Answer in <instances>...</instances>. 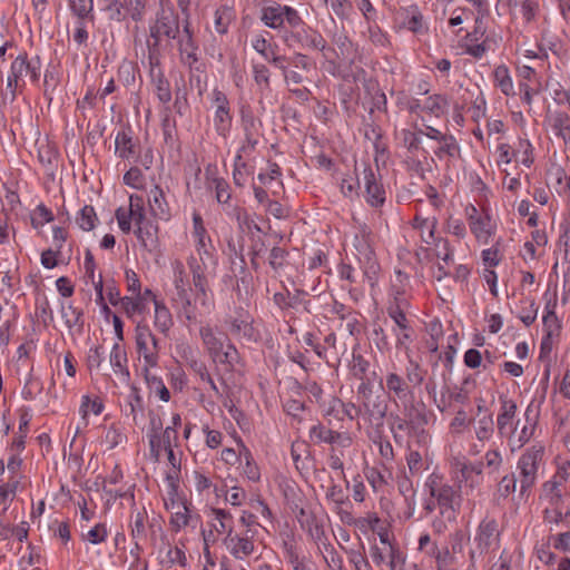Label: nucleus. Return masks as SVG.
I'll return each instance as SVG.
<instances>
[{
	"mask_svg": "<svg viewBox=\"0 0 570 570\" xmlns=\"http://www.w3.org/2000/svg\"><path fill=\"white\" fill-rule=\"evenodd\" d=\"M188 266L193 275L194 299L191 291L170 297V302L179 317L185 318L189 324H196L199 317L212 312L214 299L202 265L195 257H190Z\"/></svg>",
	"mask_w": 570,
	"mask_h": 570,
	"instance_id": "nucleus-1",
	"label": "nucleus"
},
{
	"mask_svg": "<svg viewBox=\"0 0 570 570\" xmlns=\"http://www.w3.org/2000/svg\"><path fill=\"white\" fill-rule=\"evenodd\" d=\"M430 495L436 500L440 509V517H436L432 527L438 533H443L448 527L455 522L461 507V485L458 489L443 482L442 478L438 474H431L426 481Z\"/></svg>",
	"mask_w": 570,
	"mask_h": 570,
	"instance_id": "nucleus-2",
	"label": "nucleus"
},
{
	"mask_svg": "<svg viewBox=\"0 0 570 570\" xmlns=\"http://www.w3.org/2000/svg\"><path fill=\"white\" fill-rule=\"evenodd\" d=\"M544 446L535 443L528 448L517 462L519 495L528 498L531 489L535 485L539 472L544 464Z\"/></svg>",
	"mask_w": 570,
	"mask_h": 570,
	"instance_id": "nucleus-3",
	"label": "nucleus"
},
{
	"mask_svg": "<svg viewBox=\"0 0 570 570\" xmlns=\"http://www.w3.org/2000/svg\"><path fill=\"white\" fill-rule=\"evenodd\" d=\"M41 62L39 57L28 58L27 53H20L11 62L7 77L6 90L10 99L14 100L17 92L21 91L27 80L38 82L40 78Z\"/></svg>",
	"mask_w": 570,
	"mask_h": 570,
	"instance_id": "nucleus-4",
	"label": "nucleus"
},
{
	"mask_svg": "<svg viewBox=\"0 0 570 570\" xmlns=\"http://www.w3.org/2000/svg\"><path fill=\"white\" fill-rule=\"evenodd\" d=\"M179 17L173 8H161L157 12L155 22L149 27V40L147 41L151 65L154 56L158 52L161 38L176 39L179 36Z\"/></svg>",
	"mask_w": 570,
	"mask_h": 570,
	"instance_id": "nucleus-5",
	"label": "nucleus"
},
{
	"mask_svg": "<svg viewBox=\"0 0 570 570\" xmlns=\"http://www.w3.org/2000/svg\"><path fill=\"white\" fill-rule=\"evenodd\" d=\"M199 335L209 356L215 363L222 364L230 371L238 362V352L233 344L224 343L223 335L216 333L209 325L202 326Z\"/></svg>",
	"mask_w": 570,
	"mask_h": 570,
	"instance_id": "nucleus-6",
	"label": "nucleus"
},
{
	"mask_svg": "<svg viewBox=\"0 0 570 570\" xmlns=\"http://www.w3.org/2000/svg\"><path fill=\"white\" fill-rule=\"evenodd\" d=\"M135 343L139 360L144 361V371L147 372V370L156 367L159 362L161 346L159 340L146 323H137Z\"/></svg>",
	"mask_w": 570,
	"mask_h": 570,
	"instance_id": "nucleus-7",
	"label": "nucleus"
},
{
	"mask_svg": "<svg viewBox=\"0 0 570 570\" xmlns=\"http://www.w3.org/2000/svg\"><path fill=\"white\" fill-rule=\"evenodd\" d=\"M500 532L498 522L493 519H484L476 529L474 537L475 548L470 550V561L474 564L475 558L488 553L499 546Z\"/></svg>",
	"mask_w": 570,
	"mask_h": 570,
	"instance_id": "nucleus-8",
	"label": "nucleus"
},
{
	"mask_svg": "<svg viewBox=\"0 0 570 570\" xmlns=\"http://www.w3.org/2000/svg\"><path fill=\"white\" fill-rule=\"evenodd\" d=\"M147 0H111L106 8L110 20L121 22L130 18L138 22L145 17Z\"/></svg>",
	"mask_w": 570,
	"mask_h": 570,
	"instance_id": "nucleus-9",
	"label": "nucleus"
},
{
	"mask_svg": "<svg viewBox=\"0 0 570 570\" xmlns=\"http://www.w3.org/2000/svg\"><path fill=\"white\" fill-rule=\"evenodd\" d=\"M225 323L229 334L238 341L253 343L259 338L258 331L253 326V317L243 308L237 309Z\"/></svg>",
	"mask_w": 570,
	"mask_h": 570,
	"instance_id": "nucleus-10",
	"label": "nucleus"
},
{
	"mask_svg": "<svg viewBox=\"0 0 570 570\" xmlns=\"http://www.w3.org/2000/svg\"><path fill=\"white\" fill-rule=\"evenodd\" d=\"M537 426V416L532 415L530 407L524 412V422L517 420L513 429L504 436L511 451L520 450L533 436Z\"/></svg>",
	"mask_w": 570,
	"mask_h": 570,
	"instance_id": "nucleus-11",
	"label": "nucleus"
},
{
	"mask_svg": "<svg viewBox=\"0 0 570 570\" xmlns=\"http://www.w3.org/2000/svg\"><path fill=\"white\" fill-rule=\"evenodd\" d=\"M254 533L249 530L234 531L223 539L226 550L237 560H245L255 552Z\"/></svg>",
	"mask_w": 570,
	"mask_h": 570,
	"instance_id": "nucleus-12",
	"label": "nucleus"
},
{
	"mask_svg": "<svg viewBox=\"0 0 570 570\" xmlns=\"http://www.w3.org/2000/svg\"><path fill=\"white\" fill-rule=\"evenodd\" d=\"M363 186H364V197L366 203L374 208H379L383 206L385 203V189L381 183V177H379L374 169L367 165L363 164Z\"/></svg>",
	"mask_w": 570,
	"mask_h": 570,
	"instance_id": "nucleus-13",
	"label": "nucleus"
},
{
	"mask_svg": "<svg viewBox=\"0 0 570 570\" xmlns=\"http://www.w3.org/2000/svg\"><path fill=\"white\" fill-rule=\"evenodd\" d=\"M191 236L194 238L195 248L199 255V261L197 262L204 268L205 262L204 256H209L213 250L212 239L205 228L203 217L199 213L194 212L193 214V232Z\"/></svg>",
	"mask_w": 570,
	"mask_h": 570,
	"instance_id": "nucleus-14",
	"label": "nucleus"
},
{
	"mask_svg": "<svg viewBox=\"0 0 570 570\" xmlns=\"http://www.w3.org/2000/svg\"><path fill=\"white\" fill-rule=\"evenodd\" d=\"M169 517V525L173 532L178 533L188 525H194L198 520V517L191 512V504L187 502H180L179 504L165 508Z\"/></svg>",
	"mask_w": 570,
	"mask_h": 570,
	"instance_id": "nucleus-15",
	"label": "nucleus"
},
{
	"mask_svg": "<svg viewBox=\"0 0 570 570\" xmlns=\"http://www.w3.org/2000/svg\"><path fill=\"white\" fill-rule=\"evenodd\" d=\"M115 153L121 159L137 161L140 153L139 141L134 139L129 130H120L115 138Z\"/></svg>",
	"mask_w": 570,
	"mask_h": 570,
	"instance_id": "nucleus-16",
	"label": "nucleus"
},
{
	"mask_svg": "<svg viewBox=\"0 0 570 570\" xmlns=\"http://www.w3.org/2000/svg\"><path fill=\"white\" fill-rule=\"evenodd\" d=\"M517 403L508 397H500V412L497 416V429L500 436L504 438L515 425Z\"/></svg>",
	"mask_w": 570,
	"mask_h": 570,
	"instance_id": "nucleus-17",
	"label": "nucleus"
},
{
	"mask_svg": "<svg viewBox=\"0 0 570 570\" xmlns=\"http://www.w3.org/2000/svg\"><path fill=\"white\" fill-rule=\"evenodd\" d=\"M209 524L212 528L210 534L215 531L217 534H225L229 537L234 530L233 514L220 508H212L209 512Z\"/></svg>",
	"mask_w": 570,
	"mask_h": 570,
	"instance_id": "nucleus-18",
	"label": "nucleus"
},
{
	"mask_svg": "<svg viewBox=\"0 0 570 570\" xmlns=\"http://www.w3.org/2000/svg\"><path fill=\"white\" fill-rule=\"evenodd\" d=\"M355 247L358 254L365 259V264L363 266V281H366L370 286H374L380 267L373 257V250L364 238L360 240Z\"/></svg>",
	"mask_w": 570,
	"mask_h": 570,
	"instance_id": "nucleus-19",
	"label": "nucleus"
},
{
	"mask_svg": "<svg viewBox=\"0 0 570 570\" xmlns=\"http://www.w3.org/2000/svg\"><path fill=\"white\" fill-rule=\"evenodd\" d=\"M149 425L147 431V436L149 440V450L150 455L155 461H159L160 452H161V440L160 434L163 432V422L159 415L149 412Z\"/></svg>",
	"mask_w": 570,
	"mask_h": 570,
	"instance_id": "nucleus-20",
	"label": "nucleus"
},
{
	"mask_svg": "<svg viewBox=\"0 0 570 570\" xmlns=\"http://www.w3.org/2000/svg\"><path fill=\"white\" fill-rule=\"evenodd\" d=\"M109 362L120 382L128 383L130 374L127 367V353L125 347L119 343L114 344L109 355Z\"/></svg>",
	"mask_w": 570,
	"mask_h": 570,
	"instance_id": "nucleus-21",
	"label": "nucleus"
},
{
	"mask_svg": "<svg viewBox=\"0 0 570 570\" xmlns=\"http://www.w3.org/2000/svg\"><path fill=\"white\" fill-rule=\"evenodd\" d=\"M438 219L435 216L422 217L416 215L413 219V227L420 230L421 239L428 245L435 244L440 238L435 236Z\"/></svg>",
	"mask_w": 570,
	"mask_h": 570,
	"instance_id": "nucleus-22",
	"label": "nucleus"
},
{
	"mask_svg": "<svg viewBox=\"0 0 570 570\" xmlns=\"http://www.w3.org/2000/svg\"><path fill=\"white\" fill-rule=\"evenodd\" d=\"M564 491L566 488L557 483L556 478H551L542 484L540 499L543 500L547 505L562 507Z\"/></svg>",
	"mask_w": 570,
	"mask_h": 570,
	"instance_id": "nucleus-23",
	"label": "nucleus"
},
{
	"mask_svg": "<svg viewBox=\"0 0 570 570\" xmlns=\"http://www.w3.org/2000/svg\"><path fill=\"white\" fill-rule=\"evenodd\" d=\"M173 267V285L174 289L170 297H177L179 295L191 292L188 275L185 271V266L180 261L171 263Z\"/></svg>",
	"mask_w": 570,
	"mask_h": 570,
	"instance_id": "nucleus-24",
	"label": "nucleus"
},
{
	"mask_svg": "<svg viewBox=\"0 0 570 570\" xmlns=\"http://www.w3.org/2000/svg\"><path fill=\"white\" fill-rule=\"evenodd\" d=\"M135 234L142 247L149 252H153L158 244V227L151 220H146L140 225L136 226Z\"/></svg>",
	"mask_w": 570,
	"mask_h": 570,
	"instance_id": "nucleus-25",
	"label": "nucleus"
},
{
	"mask_svg": "<svg viewBox=\"0 0 570 570\" xmlns=\"http://www.w3.org/2000/svg\"><path fill=\"white\" fill-rule=\"evenodd\" d=\"M150 210L155 217L160 219L169 218V206L165 199V193L159 186H154L148 196Z\"/></svg>",
	"mask_w": 570,
	"mask_h": 570,
	"instance_id": "nucleus-26",
	"label": "nucleus"
},
{
	"mask_svg": "<svg viewBox=\"0 0 570 570\" xmlns=\"http://www.w3.org/2000/svg\"><path fill=\"white\" fill-rule=\"evenodd\" d=\"M469 226L476 240L482 244L489 243L495 229V226L489 215L475 218Z\"/></svg>",
	"mask_w": 570,
	"mask_h": 570,
	"instance_id": "nucleus-27",
	"label": "nucleus"
},
{
	"mask_svg": "<svg viewBox=\"0 0 570 570\" xmlns=\"http://www.w3.org/2000/svg\"><path fill=\"white\" fill-rule=\"evenodd\" d=\"M154 326L159 333L166 335L174 325L171 313L161 301L154 299Z\"/></svg>",
	"mask_w": 570,
	"mask_h": 570,
	"instance_id": "nucleus-28",
	"label": "nucleus"
},
{
	"mask_svg": "<svg viewBox=\"0 0 570 570\" xmlns=\"http://www.w3.org/2000/svg\"><path fill=\"white\" fill-rule=\"evenodd\" d=\"M164 507H173L180 502H187V499L179 492V479L175 475H166V491L163 497Z\"/></svg>",
	"mask_w": 570,
	"mask_h": 570,
	"instance_id": "nucleus-29",
	"label": "nucleus"
},
{
	"mask_svg": "<svg viewBox=\"0 0 570 570\" xmlns=\"http://www.w3.org/2000/svg\"><path fill=\"white\" fill-rule=\"evenodd\" d=\"M549 121L553 134L570 144V117L564 112H556L550 116Z\"/></svg>",
	"mask_w": 570,
	"mask_h": 570,
	"instance_id": "nucleus-30",
	"label": "nucleus"
},
{
	"mask_svg": "<svg viewBox=\"0 0 570 570\" xmlns=\"http://www.w3.org/2000/svg\"><path fill=\"white\" fill-rule=\"evenodd\" d=\"M473 428L475 438L481 441L485 442L492 439L494 433V422L492 414L484 413L483 415L479 416L478 419L473 420Z\"/></svg>",
	"mask_w": 570,
	"mask_h": 570,
	"instance_id": "nucleus-31",
	"label": "nucleus"
},
{
	"mask_svg": "<svg viewBox=\"0 0 570 570\" xmlns=\"http://www.w3.org/2000/svg\"><path fill=\"white\" fill-rule=\"evenodd\" d=\"M181 357L186 361L189 367L199 375L203 382L210 381V374L204 362L197 357V353L190 346H183Z\"/></svg>",
	"mask_w": 570,
	"mask_h": 570,
	"instance_id": "nucleus-32",
	"label": "nucleus"
},
{
	"mask_svg": "<svg viewBox=\"0 0 570 570\" xmlns=\"http://www.w3.org/2000/svg\"><path fill=\"white\" fill-rule=\"evenodd\" d=\"M261 20L268 28H281L284 24V6L275 4L264 7L261 12Z\"/></svg>",
	"mask_w": 570,
	"mask_h": 570,
	"instance_id": "nucleus-33",
	"label": "nucleus"
},
{
	"mask_svg": "<svg viewBox=\"0 0 570 570\" xmlns=\"http://www.w3.org/2000/svg\"><path fill=\"white\" fill-rule=\"evenodd\" d=\"M240 458L242 463H239V465L243 475H245L252 482H257L261 478L259 469L254 462L250 451L243 443L240 444Z\"/></svg>",
	"mask_w": 570,
	"mask_h": 570,
	"instance_id": "nucleus-34",
	"label": "nucleus"
},
{
	"mask_svg": "<svg viewBox=\"0 0 570 570\" xmlns=\"http://www.w3.org/2000/svg\"><path fill=\"white\" fill-rule=\"evenodd\" d=\"M511 13L521 16L527 22H530L537 12L538 6L531 0H509Z\"/></svg>",
	"mask_w": 570,
	"mask_h": 570,
	"instance_id": "nucleus-35",
	"label": "nucleus"
},
{
	"mask_svg": "<svg viewBox=\"0 0 570 570\" xmlns=\"http://www.w3.org/2000/svg\"><path fill=\"white\" fill-rule=\"evenodd\" d=\"M386 389L399 400H405L409 395H411V391L405 380L395 373H390L386 376Z\"/></svg>",
	"mask_w": 570,
	"mask_h": 570,
	"instance_id": "nucleus-36",
	"label": "nucleus"
},
{
	"mask_svg": "<svg viewBox=\"0 0 570 570\" xmlns=\"http://www.w3.org/2000/svg\"><path fill=\"white\" fill-rule=\"evenodd\" d=\"M178 48L181 55H186L193 61H196V47L193 41V32L189 28L188 19H185L183 36L178 40Z\"/></svg>",
	"mask_w": 570,
	"mask_h": 570,
	"instance_id": "nucleus-37",
	"label": "nucleus"
},
{
	"mask_svg": "<svg viewBox=\"0 0 570 570\" xmlns=\"http://www.w3.org/2000/svg\"><path fill=\"white\" fill-rule=\"evenodd\" d=\"M448 107V99L441 95H433L428 97L423 105L422 111L433 115L435 117H440L443 115Z\"/></svg>",
	"mask_w": 570,
	"mask_h": 570,
	"instance_id": "nucleus-38",
	"label": "nucleus"
},
{
	"mask_svg": "<svg viewBox=\"0 0 570 570\" xmlns=\"http://www.w3.org/2000/svg\"><path fill=\"white\" fill-rule=\"evenodd\" d=\"M234 19V11L230 7L223 6L215 11L214 26L215 30L219 35H225L228 31V27Z\"/></svg>",
	"mask_w": 570,
	"mask_h": 570,
	"instance_id": "nucleus-39",
	"label": "nucleus"
},
{
	"mask_svg": "<svg viewBox=\"0 0 570 570\" xmlns=\"http://www.w3.org/2000/svg\"><path fill=\"white\" fill-rule=\"evenodd\" d=\"M120 301L125 313L129 317H134L136 314H142L147 307L141 293L138 295L122 297Z\"/></svg>",
	"mask_w": 570,
	"mask_h": 570,
	"instance_id": "nucleus-40",
	"label": "nucleus"
},
{
	"mask_svg": "<svg viewBox=\"0 0 570 570\" xmlns=\"http://www.w3.org/2000/svg\"><path fill=\"white\" fill-rule=\"evenodd\" d=\"M292 37L297 38L303 46L308 47L311 49L323 50L326 46V41L322 37V35L313 30H311L309 32L304 31V36L299 31H297L295 33H292Z\"/></svg>",
	"mask_w": 570,
	"mask_h": 570,
	"instance_id": "nucleus-41",
	"label": "nucleus"
},
{
	"mask_svg": "<svg viewBox=\"0 0 570 570\" xmlns=\"http://www.w3.org/2000/svg\"><path fill=\"white\" fill-rule=\"evenodd\" d=\"M213 121L217 134L219 136L226 137L232 126L230 108L215 109Z\"/></svg>",
	"mask_w": 570,
	"mask_h": 570,
	"instance_id": "nucleus-42",
	"label": "nucleus"
},
{
	"mask_svg": "<svg viewBox=\"0 0 570 570\" xmlns=\"http://www.w3.org/2000/svg\"><path fill=\"white\" fill-rule=\"evenodd\" d=\"M127 215L135 223V225H140L144 222L148 220L145 213L142 198L139 196H130L129 198V210Z\"/></svg>",
	"mask_w": 570,
	"mask_h": 570,
	"instance_id": "nucleus-43",
	"label": "nucleus"
},
{
	"mask_svg": "<svg viewBox=\"0 0 570 570\" xmlns=\"http://www.w3.org/2000/svg\"><path fill=\"white\" fill-rule=\"evenodd\" d=\"M543 327L547 334V338H551L553 335H559L560 332V322L554 312V305L550 307L548 304L546 306V314L543 316Z\"/></svg>",
	"mask_w": 570,
	"mask_h": 570,
	"instance_id": "nucleus-44",
	"label": "nucleus"
},
{
	"mask_svg": "<svg viewBox=\"0 0 570 570\" xmlns=\"http://www.w3.org/2000/svg\"><path fill=\"white\" fill-rule=\"evenodd\" d=\"M495 85L500 90L509 96L513 91V83L509 70L505 66H498L493 72Z\"/></svg>",
	"mask_w": 570,
	"mask_h": 570,
	"instance_id": "nucleus-45",
	"label": "nucleus"
},
{
	"mask_svg": "<svg viewBox=\"0 0 570 570\" xmlns=\"http://www.w3.org/2000/svg\"><path fill=\"white\" fill-rule=\"evenodd\" d=\"M61 316L65 320V324L67 325L68 328L82 327V314L78 308L73 307L71 304L61 305Z\"/></svg>",
	"mask_w": 570,
	"mask_h": 570,
	"instance_id": "nucleus-46",
	"label": "nucleus"
},
{
	"mask_svg": "<svg viewBox=\"0 0 570 570\" xmlns=\"http://www.w3.org/2000/svg\"><path fill=\"white\" fill-rule=\"evenodd\" d=\"M406 308L404 302H399L397 305H390L387 307L389 316L401 331H409V321L405 316Z\"/></svg>",
	"mask_w": 570,
	"mask_h": 570,
	"instance_id": "nucleus-47",
	"label": "nucleus"
},
{
	"mask_svg": "<svg viewBox=\"0 0 570 570\" xmlns=\"http://www.w3.org/2000/svg\"><path fill=\"white\" fill-rule=\"evenodd\" d=\"M145 377L151 392H154L161 401L168 402L170 393L164 382L149 373V370L145 372Z\"/></svg>",
	"mask_w": 570,
	"mask_h": 570,
	"instance_id": "nucleus-48",
	"label": "nucleus"
},
{
	"mask_svg": "<svg viewBox=\"0 0 570 570\" xmlns=\"http://www.w3.org/2000/svg\"><path fill=\"white\" fill-rule=\"evenodd\" d=\"M153 82L159 101L168 104L171 100V91L168 80L159 72L157 76L153 73Z\"/></svg>",
	"mask_w": 570,
	"mask_h": 570,
	"instance_id": "nucleus-49",
	"label": "nucleus"
},
{
	"mask_svg": "<svg viewBox=\"0 0 570 570\" xmlns=\"http://www.w3.org/2000/svg\"><path fill=\"white\" fill-rule=\"evenodd\" d=\"M97 220V215L92 206H85L78 214L76 222L82 230H91Z\"/></svg>",
	"mask_w": 570,
	"mask_h": 570,
	"instance_id": "nucleus-50",
	"label": "nucleus"
},
{
	"mask_svg": "<svg viewBox=\"0 0 570 570\" xmlns=\"http://www.w3.org/2000/svg\"><path fill=\"white\" fill-rule=\"evenodd\" d=\"M440 146L435 150L438 157H442L444 155L449 157H454L459 154V145L455 138L451 135H445L442 140L439 141Z\"/></svg>",
	"mask_w": 570,
	"mask_h": 570,
	"instance_id": "nucleus-51",
	"label": "nucleus"
},
{
	"mask_svg": "<svg viewBox=\"0 0 570 570\" xmlns=\"http://www.w3.org/2000/svg\"><path fill=\"white\" fill-rule=\"evenodd\" d=\"M568 513H563L562 507L547 505L543 510V522L549 525V530H553V525H558Z\"/></svg>",
	"mask_w": 570,
	"mask_h": 570,
	"instance_id": "nucleus-52",
	"label": "nucleus"
},
{
	"mask_svg": "<svg viewBox=\"0 0 570 570\" xmlns=\"http://www.w3.org/2000/svg\"><path fill=\"white\" fill-rule=\"evenodd\" d=\"M335 431L325 428L323 424H315L309 429V439L314 443H331Z\"/></svg>",
	"mask_w": 570,
	"mask_h": 570,
	"instance_id": "nucleus-53",
	"label": "nucleus"
},
{
	"mask_svg": "<svg viewBox=\"0 0 570 570\" xmlns=\"http://www.w3.org/2000/svg\"><path fill=\"white\" fill-rule=\"evenodd\" d=\"M69 7L80 20L87 18L94 9L92 0H69Z\"/></svg>",
	"mask_w": 570,
	"mask_h": 570,
	"instance_id": "nucleus-54",
	"label": "nucleus"
},
{
	"mask_svg": "<svg viewBox=\"0 0 570 570\" xmlns=\"http://www.w3.org/2000/svg\"><path fill=\"white\" fill-rule=\"evenodd\" d=\"M253 78L255 83L262 89L269 88V70L263 63H254L253 65Z\"/></svg>",
	"mask_w": 570,
	"mask_h": 570,
	"instance_id": "nucleus-55",
	"label": "nucleus"
},
{
	"mask_svg": "<svg viewBox=\"0 0 570 570\" xmlns=\"http://www.w3.org/2000/svg\"><path fill=\"white\" fill-rule=\"evenodd\" d=\"M124 183L131 188L140 189L144 186L145 177L138 167H131L124 175Z\"/></svg>",
	"mask_w": 570,
	"mask_h": 570,
	"instance_id": "nucleus-56",
	"label": "nucleus"
},
{
	"mask_svg": "<svg viewBox=\"0 0 570 570\" xmlns=\"http://www.w3.org/2000/svg\"><path fill=\"white\" fill-rule=\"evenodd\" d=\"M421 135L419 130L416 132L407 129L401 131L403 144L410 153H415L421 149Z\"/></svg>",
	"mask_w": 570,
	"mask_h": 570,
	"instance_id": "nucleus-57",
	"label": "nucleus"
},
{
	"mask_svg": "<svg viewBox=\"0 0 570 570\" xmlns=\"http://www.w3.org/2000/svg\"><path fill=\"white\" fill-rule=\"evenodd\" d=\"M128 403L130 407V415L135 423H137L138 413H141L144 410L142 399L139 395L137 387L131 386L130 393L128 395Z\"/></svg>",
	"mask_w": 570,
	"mask_h": 570,
	"instance_id": "nucleus-58",
	"label": "nucleus"
},
{
	"mask_svg": "<svg viewBox=\"0 0 570 570\" xmlns=\"http://www.w3.org/2000/svg\"><path fill=\"white\" fill-rule=\"evenodd\" d=\"M424 371L420 367L419 363L410 361L406 367V380L414 387L420 386L424 381Z\"/></svg>",
	"mask_w": 570,
	"mask_h": 570,
	"instance_id": "nucleus-59",
	"label": "nucleus"
},
{
	"mask_svg": "<svg viewBox=\"0 0 570 570\" xmlns=\"http://www.w3.org/2000/svg\"><path fill=\"white\" fill-rule=\"evenodd\" d=\"M104 405L98 400H91L89 396H83L80 405V413L83 419L88 416L89 413H92L95 415H99L102 412Z\"/></svg>",
	"mask_w": 570,
	"mask_h": 570,
	"instance_id": "nucleus-60",
	"label": "nucleus"
},
{
	"mask_svg": "<svg viewBox=\"0 0 570 570\" xmlns=\"http://www.w3.org/2000/svg\"><path fill=\"white\" fill-rule=\"evenodd\" d=\"M518 483L519 481L515 474H507L500 480L498 484V492L501 497L507 498L511 493L515 492Z\"/></svg>",
	"mask_w": 570,
	"mask_h": 570,
	"instance_id": "nucleus-61",
	"label": "nucleus"
},
{
	"mask_svg": "<svg viewBox=\"0 0 570 570\" xmlns=\"http://www.w3.org/2000/svg\"><path fill=\"white\" fill-rule=\"evenodd\" d=\"M435 246L438 247L436 257L440 258L443 264H439V269L443 271L445 265H449L452 262L453 256L449 247V242L446 239L440 238Z\"/></svg>",
	"mask_w": 570,
	"mask_h": 570,
	"instance_id": "nucleus-62",
	"label": "nucleus"
},
{
	"mask_svg": "<svg viewBox=\"0 0 570 570\" xmlns=\"http://www.w3.org/2000/svg\"><path fill=\"white\" fill-rule=\"evenodd\" d=\"M549 542L556 550L570 553V531L549 537Z\"/></svg>",
	"mask_w": 570,
	"mask_h": 570,
	"instance_id": "nucleus-63",
	"label": "nucleus"
},
{
	"mask_svg": "<svg viewBox=\"0 0 570 570\" xmlns=\"http://www.w3.org/2000/svg\"><path fill=\"white\" fill-rule=\"evenodd\" d=\"M390 570H404L405 557L394 546H390L387 551Z\"/></svg>",
	"mask_w": 570,
	"mask_h": 570,
	"instance_id": "nucleus-64",
	"label": "nucleus"
}]
</instances>
